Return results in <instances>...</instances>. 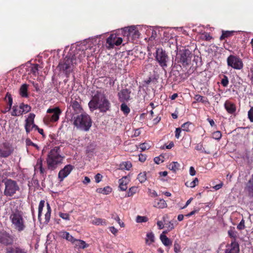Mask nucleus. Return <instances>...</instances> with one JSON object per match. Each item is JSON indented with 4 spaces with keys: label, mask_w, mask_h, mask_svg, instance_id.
<instances>
[{
    "label": "nucleus",
    "mask_w": 253,
    "mask_h": 253,
    "mask_svg": "<svg viewBox=\"0 0 253 253\" xmlns=\"http://www.w3.org/2000/svg\"><path fill=\"white\" fill-rule=\"evenodd\" d=\"M74 167L71 165H68L64 167L63 169H61L58 175L60 181H62L63 179L66 177L73 169Z\"/></svg>",
    "instance_id": "obj_14"
},
{
    "label": "nucleus",
    "mask_w": 253,
    "mask_h": 253,
    "mask_svg": "<svg viewBox=\"0 0 253 253\" xmlns=\"http://www.w3.org/2000/svg\"><path fill=\"white\" fill-rule=\"evenodd\" d=\"M72 244L74 245L75 248H76L78 249H84L88 247V245L84 241L79 239H76L75 238L74 239Z\"/></svg>",
    "instance_id": "obj_17"
},
{
    "label": "nucleus",
    "mask_w": 253,
    "mask_h": 253,
    "mask_svg": "<svg viewBox=\"0 0 253 253\" xmlns=\"http://www.w3.org/2000/svg\"><path fill=\"white\" fill-rule=\"evenodd\" d=\"M122 42V38L118 37L116 34H111L107 39V43L111 48L113 47L114 45H120Z\"/></svg>",
    "instance_id": "obj_13"
},
{
    "label": "nucleus",
    "mask_w": 253,
    "mask_h": 253,
    "mask_svg": "<svg viewBox=\"0 0 253 253\" xmlns=\"http://www.w3.org/2000/svg\"><path fill=\"white\" fill-rule=\"evenodd\" d=\"M13 243V238L6 232H0V243L5 245H11Z\"/></svg>",
    "instance_id": "obj_12"
},
{
    "label": "nucleus",
    "mask_w": 253,
    "mask_h": 253,
    "mask_svg": "<svg viewBox=\"0 0 253 253\" xmlns=\"http://www.w3.org/2000/svg\"><path fill=\"white\" fill-rule=\"evenodd\" d=\"M121 110L126 114H127L130 112V109L124 102L121 105Z\"/></svg>",
    "instance_id": "obj_41"
},
{
    "label": "nucleus",
    "mask_w": 253,
    "mask_h": 253,
    "mask_svg": "<svg viewBox=\"0 0 253 253\" xmlns=\"http://www.w3.org/2000/svg\"><path fill=\"white\" fill-rule=\"evenodd\" d=\"M78 62H76V56L75 55H73L72 56H67L63 61L59 63L58 67L60 71L68 74L73 70V67Z\"/></svg>",
    "instance_id": "obj_4"
},
{
    "label": "nucleus",
    "mask_w": 253,
    "mask_h": 253,
    "mask_svg": "<svg viewBox=\"0 0 253 253\" xmlns=\"http://www.w3.org/2000/svg\"><path fill=\"white\" fill-rule=\"evenodd\" d=\"M233 31H225L223 32L222 35L220 37V40H223L225 38L230 37L233 33Z\"/></svg>",
    "instance_id": "obj_42"
},
{
    "label": "nucleus",
    "mask_w": 253,
    "mask_h": 253,
    "mask_svg": "<svg viewBox=\"0 0 253 253\" xmlns=\"http://www.w3.org/2000/svg\"><path fill=\"white\" fill-rule=\"evenodd\" d=\"M79 52L80 53H79V55L78 56L77 54L78 53H77L76 54H75L76 56V62L78 61L79 62H81L82 60V59L85 57V51L84 50H80Z\"/></svg>",
    "instance_id": "obj_38"
},
{
    "label": "nucleus",
    "mask_w": 253,
    "mask_h": 253,
    "mask_svg": "<svg viewBox=\"0 0 253 253\" xmlns=\"http://www.w3.org/2000/svg\"><path fill=\"white\" fill-rule=\"evenodd\" d=\"M248 117L251 122H253V106L248 112Z\"/></svg>",
    "instance_id": "obj_58"
},
{
    "label": "nucleus",
    "mask_w": 253,
    "mask_h": 253,
    "mask_svg": "<svg viewBox=\"0 0 253 253\" xmlns=\"http://www.w3.org/2000/svg\"><path fill=\"white\" fill-rule=\"evenodd\" d=\"M239 248L237 243L235 241L226 245L224 253H239Z\"/></svg>",
    "instance_id": "obj_16"
},
{
    "label": "nucleus",
    "mask_w": 253,
    "mask_h": 253,
    "mask_svg": "<svg viewBox=\"0 0 253 253\" xmlns=\"http://www.w3.org/2000/svg\"><path fill=\"white\" fill-rule=\"evenodd\" d=\"M59 235L60 237L65 239L66 240L73 243L74 238L70 234L69 232L65 231H61L59 233Z\"/></svg>",
    "instance_id": "obj_22"
},
{
    "label": "nucleus",
    "mask_w": 253,
    "mask_h": 253,
    "mask_svg": "<svg viewBox=\"0 0 253 253\" xmlns=\"http://www.w3.org/2000/svg\"><path fill=\"white\" fill-rule=\"evenodd\" d=\"M150 146L146 143H142L140 145V148L142 151H145L147 149H148L150 148Z\"/></svg>",
    "instance_id": "obj_57"
},
{
    "label": "nucleus",
    "mask_w": 253,
    "mask_h": 253,
    "mask_svg": "<svg viewBox=\"0 0 253 253\" xmlns=\"http://www.w3.org/2000/svg\"><path fill=\"white\" fill-rule=\"evenodd\" d=\"M224 107L228 113L233 114L236 111V107L233 103L226 101L224 103Z\"/></svg>",
    "instance_id": "obj_21"
},
{
    "label": "nucleus",
    "mask_w": 253,
    "mask_h": 253,
    "mask_svg": "<svg viewBox=\"0 0 253 253\" xmlns=\"http://www.w3.org/2000/svg\"><path fill=\"white\" fill-rule=\"evenodd\" d=\"M130 93L127 89H122L118 94L119 100L122 102H127L130 99Z\"/></svg>",
    "instance_id": "obj_15"
},
{
    "label": "nucleus",
    "mask_w": 253,
    "mask_h": 253,
    "mask_svg": "<svg viewBox=\"0 0 253 253\" xmlns=\"http://www.w3.org/2000/svg\"><path fill=\"white\" fill-rule=\"evenodd\" d=\"M45 201L44 200H41L40 202L39 208H38V219L40 221H41V216L43 208L44 206Z\"/></svg>",
    "instance_id": "obj_35"
},
{
    "label": "nucleus",
    "mask_w": 253,
    "mask_h": 253,
    "mask_svg": "<svg viewBox=\"0 0 253 253\" xmlns=\"http://www.w3.org/2000/svg\"><path fill=\"white\" fill-rule=\"evenodd\" d=\"M133 32H137V29L135 26H131L125 28V34L127 33V37H130Z\"/></svg>",
    "instance_id": "obj_32"
},
{
    "label": "nucleus",
    "mask_w": 253,
    "mask_h": 253,
    "mask_svg": "<svg viewBox=\"0 0 253 253\" xmlns=\"http://www.w3.org/2000/svg\"><path fill=\"white\" fill-rule=\"evenodd\" d=\"M92 223L94 225H106L107 224L106 221L105 220L103 219L102 218H94L92 220Z\"/></svg>",
    "instance_id": "obj_34"
},
{
    "label": "nucleus",
    "mask_w": 253,
    "mask_h": 253,
    "mask_svg": "<svg viewBox=\"0 0 253 253\" xmlns=\"http://www.w3.org/2000/svg\"><path fill=\"white\" fill-rule=\"evenodd\" d=\"M174 251L175 253H178L180 252L181 247L177 240H175L174 243Z\"/></svg>",
    "instance_id": "obj_45"
},
{
    "label": "nucleus",
    "mask_w": 253,
    "mask_h": 253,
    "mask_svg": "<svg viewBox=\"0 0 253 253\" xmlns=\"http://www.w3.org/2000/svg\"><path fill=\"white\" fill-rule=\"evenodd\" d=\"M114 219L118 223V224L121 227H125V223L121 221L120 217L118 215H116V216L114 217Z\"/></svg>",
    "instance_id": "obj_55"
},
{
    "label": "nucleus",
    "mask_w": 253,
    "mask_h": 253,
    "mask_svg": "<svg viewBox=\"0 0 253 253\" xmlns=\"http://www.w3.org/2000/svg\"><path fill=\"white\" fill-rule=\"evenodd\" d=\"M127 176H124L119 180V188L122 191H126L127 188V184L129 182Z\"/></svg>",
    "instance_id": "obj_18"
},
{
    "label": "nucleus",
    "mask_w": 253,
    "mask_h": 253,
    "mask_svg": "<svg viewBox=\"0 0 253 253\" xmlns=\"http://www.w3.org/2000/svg\"><path fill=\"white\" fill-rule=\"evenodd\" d=\"M198 183V179L197 178H195L192 181H187L185 183V185L187 187L191 188L194 187Z\"/></svg>",
    "instance_id": "obj_39"
},
{
    "label": "nucleus",
    "mask_w": 253,
    "mask_h": 253,
    "mask_svg": "<svg viewBox=\"0 0 253 253\" xmlns=\"http://www.w3.org/2000/svg\"><path fill=\"white\" fill-rule=\"evenodd\" d=\"M4 195L6 197L13 196L20 189L17 182L11 179H6L4 182Z\"/></svg>",
    "instance_id": "obj_6"
},
{
    "label": "nucleus",
    "mask_w": 253,
    "mask_h": 253,
    "mask_svg": "<svg viewBox=\"0 0 253 253\" xmlns=\"http://www.w3.org/2000/svg\"><path fill=\"white\" fill-rule=\"evenodd\" d=\"M59 216L64 220H70V215L68 213H63V212H59Z\"/></svg>",
    "instance_id": "obj_48"
},
{
    "label": "nucleus",
    "mask_w": 253,
    "mask_h": 253,
    "mask_svg": "<svg viewBox=\"0 0 253 253\" xmlns=\"http://www.w3.org/2000/svg\"><path fill=\"white\" fill-rule=\"evenodd\" d=\"M137 187H132L129 188L128 192L127 193V197L132 196L136 192Z\"/></svg>",
    "instance_id": "obj_46"
},
{
    "label": "nucleus",
    "mask_w": 253,
    "mask_h": 253,
    "mask_svg": "<svg viewBox=\"0 0 253 253\" xmlns=\"http://www.w3.org/2000/svg\"><path fill=\"white\" fill-rule=\"evenodd\" d=\"M193 126L192 124L189 122L185 123L181 126L183 130L188 132L190 131V127Z\"/></svg>",
    "instance_id": "obj_36"
},
{
    "label": "nucleus",
    "mask_w": 253,
    "mask_h": 253,
    "mask_svg": "<svg viewBox=\"0 0 253 253\" xmlns=\"http://www.w3.org/2000/svg\"><path fill=\"white\" fill-rule=\"evenodd\" d=\"M5 99H8V103L9 106V108H10L11 107V106L12 104V98L11 95L10 94H9L8 93H7L5 96Z\"/></svg>",
    "instance_id": "obj_54"
},
{
    "label": "nucleus",
    "mask_w": 253,
    "mask_h": 253,
    "mask_svg": "<svg viewBox=\"0 0 253 253\" xmlns=\"http://www.w3.org/2000/svg\"><path fill=\"white\" fill-rule=\"evenodd\" d=\"M39 171L42 174L45 172V169L42 167V160L41 158L37 160V164L35 166V171L38 172Z\"/></svg>",
    "instance_id": "obj_19"
},
{
    "label": "nucleus",
    "mask_w": 253,
    "mask_h": 253,
    "mask_svg": "<svg viewBox=\"0 0 253 253\" xmlns=\"http://www.w3.org/2000/svg\"><path fill=\"white\" fill-rule=\"evenodd\" d=\"M33 125H34V123H32L30 122H26L25 127L27 133H29L32 129Z\"/></svg>",
    "instance_id": "obj_43"
},
{
    "label": "nucleus",
    "mask_w": 253,
    "mask_h": 253,
    "mask_svg": "<svg viewBox=\"0 0 253 253\" xmlns=\"http://www.w3.org/2000/svg\"><path fill=\"white\" fill-rule=\"evenodd\" d=\"M64 157L60 153V148L56 146L52 149L47 155L46 160L48 169L54 170L63 163Z\"/></svg>",
    "instance_id": "obj_2"
},
{
    "label": "nucleus",
    "mask_w": 253,
    "mask_h": 253,
    "mask_svg": "<svg viewBox=\"0 0 253 253\" xmlns=\"http://www.w3.org/2000/svg\"><path fill=\"white\" fill-rule=\"evenodd\" d=\"M109 230L111 231V232L115 235L117 234L118 231V230L114 226L110 227Z\"/></svg>",
    "instance_id": "obj_63"
},
{
    "label": "nucleus",
    "mask_w": 253,
    "mask_h": 253,
    "mask_svg": "<svg viewBox=\"0 0 253 253\" xmlns=\"http://www.w3.org/2000/svg\"><path fill=\"white\" fill-rule=\"evenodd\" d=\"M195 99L198 102H201L203 103L207 102V101L205 99V98L200 95H195Z\"/></svg>",
    "instance_id": "obj_51"
},
{
    "label": "nucleus",
    "mask_w": 253,
    "mask_h": 253,
    "mask_svg": "<svg viewBox=\"0 0 253 253\" xmlns=\"http://www.w3.org/2000/svg\"><path fill=\"white\" fill-rule=\"evenodd\" d=\"M191 57V52L188 49H184L179 50L177 54L176 59L178 63L182 64L183 66H186L190 62Z\"/></svg>",
    "instance_id": "obj_7"
},
{
    "label": "nucleus",
    "mask_w": 253,
    "mask_h": 253,
    "mask_svg": "<svg viewBox=\"0 0 253 253\" xmlns=\"http://www.w3.org/2000/svg\"><path fill=\"white\" fill-rule=\"evenodd\" d=\"M71 106L74 111L77 113L81 112L82 110L80 104L76 100H73L71 102Z\"/></svg>",
    "instance_id": "obj_28"
},
{
    "label": "nucleus",
    "mask_w": 253,
    "mask_h": 253,
    "mask_svg": "<svg viewBox=\"0 0 253 253\" xmlns=\"http://www.w3.org/2000/svg\"><path fill=\"white\" fill-rule=\"evenodd\" d=\"M245 221L244 219H242L240 222L239 223V224L237 226V228L239 229V230H243L245 228Z\"/></svg>",
    "instance_id": "obj_59"
},
{
    "label": "nucleus",
    "mask_w": 253,
    "mask_h": 253,
    "mask_svg": "<svg viewBox=\"0 0 253 253\" xmlns=\"http://www.w3.org/2000/svg\"><path fill=\"white\" fill-rule=\"evenodd\" d=\"M19 109L22 111V114H25L31 111V107L27 104L21 103L19 106Z\"/></svg>",
    "instance_id": "obj_33"
},
{
    "label": "nucleus",
    "mask_w": 253,
    "mask_h": 253,
    "mask_svg": "<svg viewBox=\"0 0 253 253\" xmlns=\"http://www.w3.org/2000/svg\"><path fill=\"white\" fill-rule=\"evenodd\" d=\"M164 156H160L159 157H156L154 159V161L157 164H159L164 162Z\"/></svg>",
    "instance_id": "obj_49"
},
{
    "label": "nucleus",
    "mask_w": 253,
    "mask_h": 253,
    "mask_svg": "<svg viewBox=\"0 0 253 253\" xmlns=\"http://www.w3.org/2000/svg\"><path fill=\"white\" fill-rule=\"evenodd\" d=\"M160 239H161L162 243L165 246H167V247L170 246L172 244L171 241L165 235L161 234V235H160Z\"/></svg>",
    "instance_id": "obj_25"
},
{
    "label": "nucleus",
    "mask_w": 253,
    "mask_h": 253,
    "mask_svg": "<svg viewBox=\"0 0 253 253\" xmlns=\"http://www.w3.org/2000/svg\"><path fill=\"white\" fill-rule=\"evenodd\" d=\"M228 234L229 236L231 238H235L236 237V233L232 229L229 230L228 231Z\"/></svg>",
    "instance_id": "obj_62"
},
{
    "label": "nucleus",
    "mask_w": 253,
    "mask_h": 253,
    "mask_svg": "<svg viewBox=\"0 0 253 253\" xmlns=\"http://www.w3.org/2000/svg\"><path fill=\"white\" fill-rule=\"evenodd\" d=\"M169 169L171 170L176 172L180 167V164L177 162H173L169 165Z\"/></svg>",
    "instance_id": "obj_30"
},
{
    "label": "nucleus",
    "mask_w": 253,
    "mask_h": 253,
    "mask_svg": "<svg viewBox=\"0 0 253 253\" xmlns=\"http://www.w3.org/2000/svg\"><path fill=\"white\" fill-rule=\"evenodd\" d=\"M28 86L27 84H23L20 88V94L24 97H27L28 96Z\"/></svg>",
    "instance_id": "obj_29"
},
{
    "label": "nucleus",
    "mask_w": 253,
    "mask_h": 253,
    "mask_svg": "<svg viewBox=\"0 0 253 253\" xmlns=\"http://www.w3.org/2000/svg\"><path fill=\"white\" fill-rule=\"evenodd\" d=\"M91 110L98 109L101 112H106L110 107V103L104 94L97 92L88 103Z\"/></svg>",
    "instance_id": "obj_1"
},
{
    "label": "nucleus",
    "mask_w": 253,
    "mask_h": 253,
    "mask_svg": "<svg viewBox=\"0 0 253 253\" xmlns=\"http://www.w3.org/2000/svg\"><path fill=\"white\" fill-rule=\"evenodd\" d=\"M38 67L39 65L38 64H34L33 66V67L31 68V72L33 74L36 75V73L38 72Z\"/></svg>",
    "instance_id": "obj_60"
},
{
    "label": "nucleus",
    "mask_w": 253,
    "mask_h": 253,
    "mask_svg": "<svg viewBox=\"0 0 253 253\" xmlns=\"http://www.w3.org/2000/svg\"><path fill=\"white\" fill-rule=\"evenodd\" d=\"M167 206V204L164 199H156L154 201V207L159 209H164L166 208Z\"/></svg>",
    "instance_id": "obj_23"
},
{
    "label": "nucleus",
    "mask_w": 253,
    "mask_h": 253,
    "mask_svg": "<svg viewBox=\"0 0 253 253\" xmlns=\"http://www.w3.org/2000/svg\"><path fill=\"white\" fill-rule=\"evenodd\" d=\"M155 241L154 235L153 233H149L147 234L145 240L146 243L149 245H151Z\"/></svg>",
    "instance_id": "obj_31"
},
{
    "label": "nucleus",
    "mask_w": 253,
    "mask_h": 253,
    "mask_svg": "<svg viewBox=\"0 0 253 253\" xmlns=\"http://www.w3.org/2000/svg\"><path fill=\"white\" fill-rule=\"evenodd\" d=\"M9 218L15 229L18 231H22L24 229L25 226L21 211H12Z\"/></svg>",
    "instance_id": "obj_5"
},
{
    "label": "nucleus",
    "mask_w": 253,
    "mask_h": 253,
    "mask_svg": "<svg viewBox=\"0 0 253 253\" xmlns=\"http://www.w3.org/2000/svg\"><path fill=\"white\" fill-rule=\"evenodd\" d=\"M73 124L80 130L87 131L92 125L91 120L88 115L83 113L73 118Z\"/></svg>",
    "instance_id": "obj_3"
},
{
    "label": "nucleus",
    "mask_w": 253,
    "mask_h": 253,
    "mask_svg": "<svg viewBox=\"0 0 253 253\" xmlns=\"http://www.w3.org/2000/svg\"><path fill=\"white\" fill-rule=\"evenodd\" d=\"M148 220V218L146 216H142L138 215L136 218V221L137 223L146 222Z\"/></svg>",
    "instance_id": "obj_44"
},
{
    "label": "nucleus",
    "mask_w": 253,
    "mask_h": 253,
    "mask_svg": "<svg viewBox=\"0 0 253 253\" xmlns=\"http://www.w3.org/2000/svg\"><path fill=\"white\" fill-rule=\"evenodd\" d=\"M195 149L198 151H201L204 152L205 153H207V154L210 153V152H207L204 150L203 145H202V144H198L196 145V146L195 147Z\"/></svg>",
    "instance_id": "obj_52"
},
{
    "label": "nucleus",
    "mask_w": 253,
    "mask_h": 253,
    "mask_svg": "<svg viewBox=\"0 0 253 253\" xmlns=\"http://www.w3.org/2000/svg\"><path fill=\"white\" fill-rule=\"evenodd\" d=\"M6 253H27L24 249L19 247H8L6 249Z\"/></svg>",
    "instance_id": "obj_20"
},
{
    "label": "nucleus",
    "mask_w": 253,
    "mask_h": 253,
    "mask_svg": "<svg viewBox=\"0 0 253 253\" xmlns=\"http://www.w3.org/2000/svg\"><path fill=\"white\" fill-rule=\"evenodd\" d=\"M155 58L159 65L164 69L167 67L169 57L166 51L162 48H158L155 53Z\"/></svg>",
    "instance_id": "obj_8"
},
{
    "label": "nucleus",
    "mask_w": 253,
    "mask_h": 253,
    "mask_svg": "<svg viewBox=\"0 0 253 253\" xmlns=\"http://www.w3.org/2000/svg\"><path fill=\"white\" fill-rule=\"evenodd\" d=\"M47 113L48 114H52L51 115H47L44 118V122L45 123L55 122H57L59 118V115L61 113V110L58 107L54 108H49L47 110Z\"/></svg>",
    "instance_id": "obj_9"
},
{
    "label": "nucleus",
    "mask_w": 253,
    "mask_h": 253,
    "mask_svg": "<svg viewBox=\"0 0 253 253\" xmlns=\"http://www.w3.org/2000/svg\"><path fill=\"white\" fill-rule=\"evenodd\" d=\"M46 206H47V211L45 213V214H44V222L46 224H47L50 219L51 210L50 207L49 206V204L48 203H46Z\"/></svg>",
    "instance_id": "obj_24"
},
{
    "label": "nucleus",
    "mask_w": 253,
    "mask_h": 253,
    "mask_svg": "<svg viewBox=\"0 0 253 253\" xmlns=\"http://www.w3.org/2000/svg\"><path fill=\"white\" fill-rule=\"evenodd\" d=\"M22 114V112L20 109H18L16 107L14 106L13 107L12 112L11 115L13 116H19Z\"/></svg>",
    "instance_id": "obj_40"
},
{
    "label": "nucleus",
    "mask_w": 253,
    "mask_h": 253,
    "mask_svg": "<svg viewBox=\"0 0 253 253\" xmlns=\"http://www.w3.org/2000/svg\"><path fill=\"white\" fill-rule=\"evenodd\" d=\"M221 136V133L219 131H215L212 133V138L214 139L219 140Z\"/></svg>",
    "instance_id": "obj_47"
},
{
    "label": "nucleus",
    "mask_w": 253,
    "mask_h": 253,
    "mask_svg": "<svg viewBox=\"0 0 253 253\" xmlns=\"http://www.w3.org/2000/svg\"><path fill=\"white\" fill-rule=\"evenodd\" d=\"M227 61L228 65L235 69L240 70L243 67L242 60L235 56H229L227 58Z\"/></svg>",
    "instance_id": "obj_11"
},
{
    "label": "nucleus",
    "mask_w": 253,
    "mask_h": 253,
    "mask_svg": "<svg viewBox=\"0 0 253 253\" xmlns=\"http://www.w3.org/2000/svg\"><path fill=\"white\" fill-rule=\"evenodd\" d=\"M35 117V115L34 114L30 113L28 118L26 120V122H30L32 123H34Z\"/></svg>",
    "instance_id": "obj_53"
},
{
    "label": "nucleus",
    "mask_w": 253,
    "mask_h": 253,
    "mask_svg": "<svg viewBox=\"0 0 253 253\" xmlns=\"http://www.w3.org/2000/svg\"><path fill=\"white\" fill-rule=\"evenodd\" d=\"M112 191V188L109 186L105 187L103 188H99L96 189V192L98 193L103 194L104 195H107L111 193Z\"/></svg>",
    "instance_id": "obj_27"
},
{
    "label": "nucleus",
    "mask_w": 253,
    "mask_h": 253,
    "mask_svg": "<svg viewBox=\"0 0 253 253\" xmlns=\"http://www.w3.org/2000/svg\"><path fill=\"white\" fill-rule=\"evenodd\" d=\"M166 227L168 229L169 231H170L174 227L173 223L171 221H169V223L166 224Z\"/></svg>",
    "instance_id": "obj_56"
},
{
    "label": "nucleus",
    "mask_w": 253,
    "mask_h": 253,
    "mask_svg": "<svg viewBox=\"0 0 253 253\" xmlns=\"http://www.w3.org/2000/svg\"><path fill=\"white\" fill-rule=\"evenodd\" d=\"M14 151L12 145L8 142H4L0 146V157L7 158Z\"/></svg>",
    "instance_id": "obj_10"
},
{
    "label": "nucleus",
    "mask_w": 253,
    "mask_h": 253,
    "mask_svg": "<svg viewBox=\"0 0 253 253\" xmlns=\"http://www.w3.org/2000/svg\"><path fill=\"white\" fill-rule=\"evenodd\" d=\"M102 177H103V176L101 174L97 173L96 175H95V176L94 177L95 182L96 183L100 182L102 180Z\"/></svg>",
    "instance_id": "obj_61"
},
{
    "label": "nucleus",
    "mask_w": 253,
    "mask_h": 253,
    "mask_svg": "<svg viewBox=\"0 0 253 253\" xmlns=\"http://www.w3.org/2000/svg\"><path fill=\"white\" fill-rule=\"evenodd\" d=\"M137 179L139 180V181L140 183L144 182L147 179L146 172L144 171V172L140 173L138 175Z\"/></svg>",
    "instance_id": "obj_37"
},
{
    "label": "nucleus",
    "mask_w": 253,
    "mask_h": 253,
    "mask_svg": "<svg viewBox=\"0 0 253 253\" xmlns=\"http://www.w3.org/2000/svg\"><path fill=\"white\" fill-rule=\"evenodd\" d=\"M146 160V156L144 155H139V160L141 162H144Z\"/></svg>",
    "instance_id": "obj_64"
},
{
    "label": "nucleus",
    "mask_w": 253,
    "mask_h": 253,
    "mask_svg": "<svg viewBox=\"0 0 253 253\" xmlns=\"http://www.w3.org/2000/svg\"><path fill=\"white\" fill-rule=\"evenodd\" d=\"M131 167L132 164L129 161L123 162L120 165V169L122 170H129Z\"/></svg>",
    "instance_id": "obj_26"
},
{
    "label": "nucleus",
    "mask_w": 253,
    "mask_h": 253,
    "mask_svg": "<svg viewBox=\"0 0 253 253\" xmlns=\"http://www.w3.org/2000/svg\"><path fill=\"white\" fill-rule=\"evenodd\" d=\"M221 83L224 87L227 86L229 83L228 79L227 76H224L223 78L221 80Z\"/></svg>",
    "instance_id": "obj_50"
}]
</instances>
